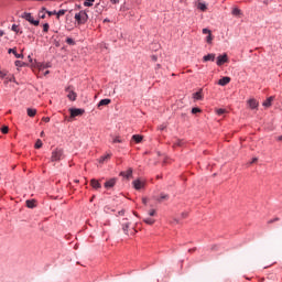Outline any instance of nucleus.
<instances>
[{
    "instance_id": "47",
    "label": "nucleus",
    "mask_w": 282,
    "mask_h": 282,
    "mask_svg": "<svg viewBox=\"0 0 282 282\" xmlns=\"http://www.w3.org/2000/svg\"><path fill=\"white\" fill-rule=\"evenodd\" d=\"M17 28H18L17 24H13V25H12L13 32H17Z\"/></svg>"
},
{
    "instance_id": "50",
    "label": "nucleus",
    "mask_w": 282,
    "mask_h": 282,
    "mask_svg": "<svg viewBox=\"0 0 282 282\" xmlns=\"http://www.w3.org/2000/svg\"><path fill=\"white\" fill-rule=\"evenodd\" d=\"M0 76H1V78H3L6 76V74H3V72L0 70Z\"/></svg>"
},
{
    "instance_id": "6",
    "label": "nucleus",
    "mask_w": 282,
    "mask_h": 282,
    "mask_svg": "<svg viewBox=\"0 0 282 282\" xmlns=\"http://www.w3.org/2000/svg\"><path fill=\"white\" fill-rule=\"evenodd\" d=\"M225 63H228V54L226 53L217 57L216 65H218V67H221V65H224Z\"/></svg>"
},
{
    "instance_id": "57",
    "label": "nucleus",
    "mask_w": 282,
    "mask_h": 282,
    "mask_svg": "<svg viewBox=\"0 0 282 282\" xmlns=\"http://www.w3.org/2000/svg\"><path fill=\"white\" fill-rule=\"evenodd\" d=\"M278 140H279L280 142H282V135H280V137L278 138Z\"/></svg>"
},
{
    "instance_id": "3",
    "label": "nucleus",
    "mask_w": 282,
    "mask_h": 282,
    "mask_svg": "<svg viewBox=\"0 0 282 282\" xmlns=\"http://www.w3.org/2000/svg\"><path fill=\"white\" fill-rule=\"evenodd\" d=\"M22 19H25V21H29L32 25H39V20H34V17H32V13L24 12L22 14Z\"/></svg>"
},
{
    "instance_id": "19",
    "label": "nucleus",
    "mask_w": 282,
    "mask_h": 282,
    "mask_svg": "<svg viewBox=\"0 0 282 282\" xmlns=\"http://www.w3.org/2000/svg\"><path fill=\"white\" fill-rule=\"evenodd\" d=\"M26 113H28L29 118H34V116H36V109L28 108Z\"/></svg>"
},
{
    "instance_id": "24",
    "label": "nucleus",
    "mask_w": 282,
    "mask_h": 282,
    "mask_svg": "<svg viewBox=\"0 0 282 282\" xmlns=\"http://www.w3.org/2000/svg\"><path fill=\"white\" fill-rule=\"evenodd\" d=\"M143 221L144 224H148V226H153V224H155V219L153 218H144Z\"/></svg>"
},
{
    "instance_id": "30",
    "label": "nucleus",
    "mask_w": 282,
    "mask_h": 282,
    "mask_svg": "<svg viewBox=\"0 0 282 282\" xmlns=\"http://www.w3.org/2000/svg\"><path fill=\"white\" fill-rule=\"evenodd\" d=\"M66 43H67L68 45H76V42H74V39H72V37H67V39H66Z\"/></svg>"
},
{
    "instance_id": "10",
    "label": "nucleus",
    "mask_w": 282,
    "mask_h": 282,
    "mask_svg": "<svg viewBox=\"0 0 282 282\" xmlns=\"http://www.w3.org/2000/svg\"><path fill=\"white\" fill-rule=\"evenodd\" d=\"M107 105H111V99H101L97 107L100 109L101 107H107Z\"/></svg>"
},
{
    "instance_id": "25",
    "label": "nucleus",
    "mask_w": 282,
    "mask_h": 282,
    "mask_svg": "<svg viewBox=\"0 0 282 282\" xmlns=\"http://www.w3.org/2000/svg\"><path fill=\"white\" fill-rule=\"evenodd\" d=\"M94 1L96 0H85L84 2L85 8H91V6H94Z\"/></svg>"
},
{
    "instance_id": "7",
    "label": "nucleus",
    "mask_w": 282,
    "mask_h": 282,
    "mask_svg": "<svg viewBox=\"0 0 282 282\" xmlns=\"http://www.w3.org/2000/svg\"><path fill=\"white\" fill-rule=\"evenodd\" d=\"M144 184H145V182L141 178H137L135 181L132 182V185L135 188V191H140V189L144 188Z\"/></svg>"
},
{
    "instance_id": "2",
    "label": "nucleus",
    "mask_w": 282,
    "mask_h": 282,
    "mask_svg": "<svg viewBox=\"0 0 282 282\" xmlns=\"http://www.w3.org/2000/svg\"><path fill=\"white\" fill-rule=\"evenodd\" d=\"M89 15L87 14V11H79L75 14V21H77L79 25H84V23H87Z\"/></svg>"
},
{
    "instance_id": "18",
    "label": "nucleus",
    "mask_w": 282,
    "mask_h": 282,
    "mask_svg": "<svg viewBox=\"0 0 282 282\" xmlns=\"http://www.w3.org/2000/svg\"><path fill=\"white\" fill-rule=\"evenodd\" d=\"M194 100H203L204 96L202 95V89L199 91L193 94Z\"/></svg>"
},
{
    "instance_id": "33",
    "label": "nucleus",
    "mask_w": 282,
    "mask_h": 282,
    "mask_svg": "<svg viewBox=\"0 0 282 282\" xmlns=\"http://www.w3.org/2000/svg\"><path fill=\"white\" fill-rule=\"evenodd\" d=\"M192 113H202V109H199V108H193L192 109Z\"/></svg>"
},
{
    "instance_id": "9",
    "label": "nucleus",
    "mask_w": 282,
    "mask_h": 282,
    "mask_svg": "<svg viewBox=\"0 0 282 282\" xmlns=\"http://www.w3.org/2000/svg\"><path fill=\"white\" fill-rule=\"evenodd\" d=\"M228 83H230V77H223L218 80V85H220V87H226Z\"/></svg>"
},
{
    "instance_id": "34",
    "label": "nucleus",
    "mask_w": 282,
    "mask_h": 282,
    "mask_svg": "<svg viewBox=\"0 0 282 282\" xmlns=\"http://www.w3.org/2000/svg\"><path fill=\"white\" fill-rule=\"evenodd\" d=\"M109 158H111V154H107L105 156H101L100 162H105V160H109Z\"/></svg>"
},
{
    "instance_id": "55",
    "label": "nucleus",
    "mask_w": 282,
    "mask_h": 282,
    "mask_svg": "<svg viewBox=\"0 0 282 282\" xmlns=\"http://www.w3.org/2000/svg\"><path fill=\"white\" fill-rule=\"evenodd\" d=\"M28 58H29L30 63H32V56L29 55Z\"/></svg>"
},
{
    "instance_id": "27",
    "label": "nucleus",
    "mask_w": 282,
    "mask_h": 282,
    "mask_svg": "<svg viewBox=\"0 0 282 282\" xmlns=\"http://www.w3.org/2000/svg\"><path fill=\"white\" fill-rule=\"evenodd\" d=\"M216 113H217V116H224V113H226V109L219 108L216 110Z\"/></svg>"
},
{
    "instance_id": "54",
    "label": "nucleus",
    "mask_w": 282,
    "mask_h": 282,
    "mask_svg": "<svg viewBox=\"0 0 282 282\" xmlns=\"http://www.w3.org/2000/svg\"><path fill=\"white\" fill-rule=\"evenodd\" d=\"M217 248H218L217 246H213L212 250H217Z\"/></svg>"
},
{
    "instance_id": "4",
    "label": "nucleus",
    "mask_w": 282,
    "mask_h": 282,
    "mask_svg": "<svg viewBox=\"0 0 282 282\" xmlns=\"http://www.w3.org/2000/svg\"><path fill=\"white\" fill-rule=\"evenodd\" d=\"M121 228L124 235H129V228H131V221H129V219L127 218H123L121 221Z\"/></svg>"
},
{
    "instance_id": "15",
    "label": "nucleus",
    "mask_w": 282,
    "mask_h": 282,
    "mask_svg": "<svg viewBox=\"0 0 282 282\" xmlns=\"http://www.w3.org/2000/svg\"><path fill=\"white\" fill-rule=\"evenodd\" d=\"M120 175H122L123 177H126L127 180H129V177H131V175H133V170L129 169L126 172H121Z\"/></svg>"
},
{
    "instance_id": "16",
    "label": "nucleus",
    "mask_w": 282,
    "mask_h": 282,
    "mask_svg": "<svg viewBox=\"0 0 282 282\" xmlns=\"http://www.w3.org/2000/svg\"><path fill=\"white\" fill-rule=\"evenodd\" d=\"M169 194H164V193H161L160 194V197L158 198V202L162 203V202H169Z\"/></svg>"
},
{
    "instance_id": "8",
    "label": "nucleus",
    "mask_w": 282,
    "mask_h": 282,
    "mask_svg": "<svg viewBox=\"0 0 282 282\" xmlns=\"http://www.w3.org/2000/svg\"><path fill=\"white\" fill-rule=\"evenodd\" d=\"M69 111H70V118H76V117L83 116V113H85V110L80 109V108H72Z\"/></svg>"
},
{
    "instance_id": "14",
    "label": "nucleus",
    "mask_w": 282,
    "mask_h": 282,
    "mask_svg": "<svg viewBox=\"0 0 282 282\" xmlns=\"http://www.w3.org/2000/svg\"><path fill=\"white\" fill-rule=\"evenodd\" d=\"M90 185L93 186V188H96V189L101 188V186H102V185H100V182H98V180H96V178H93L90 181Z\"/></svg>"
},
{
    "instance_id": "21",
    "label": "nucleus",
    "mask_w": 282,
    "mask_h": 282,
    "mask_svg": "<svg viewBox=\"0 0 282 282\" xmlns=\"http://www.w3.org/2000/svg\"><path fill=\"white\" fill-rule=\"evenodd\" d=\"M132 140H134V142H137V144H140V142H142V135L133 134Z\"/></svg>"
},
{
    "instance_id": "43",
    "label": "nucleus",
    "mask_w": 282,
    "mask_h": 282,
    "mask_svg": "<svg viewBox=\"0 0 282 282\" xmlns=\"http://www.w3.org/2000/svg\"><path fill=\"white\" fill-rule=\"evenodd\" d=\"M43 122H50V117L42 118Z\"/></svg>"
},
{
    "instance_id": "1",
    "label": "nucleus",
    "mask_w": 282,
    "mask_h": 282,
    "mask_svg": "<svg viewBox=\"0 0 282 282\" xmlns=\"http://www.w3.org/2000/svg\"><path fill=\"white\" fill-rule=\"evenodd\" d=\"M61 160H65V152L56 148L51 154V162H61Z\"/></svg>"
},
{
    "instance_id": "61",
    "label": "nucleus",
    "mask_w": 282,
    "mask_h": 282,
    "mask_svg": "<svg viewBox=\"0 0 282 282\" xmlns=\"http://www.w3.org/2000/svg\"><path fill=\"white\" fill-rule=\"evenodd\" d=\"M45 10H46L45 8H42V11H43V12H45Z\"/></svg>"
},
{
    "instance_id": "48",
    "label": "nucleus",
    "mask_w": 282,
    "mask_h": 282,
    "mask_svg": "<svg viewBox=\"0 0 282 282\" xmlns=\"http://www.w3.org/2000/svg\"><path fill=\"white\" fill-rule=\"evenodd\" d=\"M147 198H142V204H144L147 206Z\"/></svg>"
},
{
    "instance_id": "32",
    "label": "nucleus",
    "mask_w": 282,
    "mask_h": 282,
    "mask_svg": "<svg viewBox=\"0 0 282 282\" xmlns=\"http://www.w3.org/2000/svg\"><path fill=\"white\" fill-rule=\"evenodd\" d=\"M207 43H213V33H209L206 37Z\"/></svg>"
},
{
    "instance_id": "5",
    "label": "nucleus",
    "mask_w": 282,
    "mask_h": 282,
    "mask_svg": "<svg viewBox=\"0 0 282 282\" xmlns=\"http://www.w3.org/2000/svg\"><path fill=\"white\" fill-rule=\"evenodd\" d=\"M65 91H66V94H67L68 100H72V101L76 100L77 95H76V93L74 91V88H73L72 86L67 87V88L65 89Z\"/></svg>"
},
{
    "instance_id": "62",
    "label": "nucleus",
    "mask_w": 282,
    "mask_h": 282,
    "mask_svg": "<svg viewBox=\"0 0 282 282\" xmlns=\"http://www.w3.org/2000/svg\"><path fill=\"white\" fill-rule=\"evenodd\" d=\"M41 18H42V19H45V14H43Z\"/></svg>"
},
{
    "instance_id": "13",
    "label": "nucleus",
    "mask_w": 282,
    "mask_h": 282,
    "mask_svg": "<svg viewBox=\"0 0 282 282\" xmlns=\"http://www.w3.org/2000/svg\"><path fill=\"white\" fill-rule=\"evenodd\" d=\"M203 61L204 63H208V61H212L214 62L215 61V54L214 53H210V54H207L203 57Z\"/></svg>"
},
{
    "instance_id": "63",
    "label": "nucleus",
    "mask_w": 282,
    "mask_h": 282,
    "mask_svg": "<svg viewBox=\"0 0 282 282\" xmlns=\"http://www.w3.org/2000/svg\"><path fill=\"white\" fill-rule=\"evenodd\" d=\"M166 162H167L166 160L163 161L164 164H166Z\"/></svg>"
},
{
    "instance_id": "41",
    "label": "nucleus",
    "mask_w": 282,
    "mask_h": 282,
    "mask_svg": "<svg viewBox=\"0 0 282 282\" xmlns=\"http://www.w3.org/2000/svg\"><path fill=\"white\" fill-rule=\"evenodd\" d=\"M15 66H17V67H22L21 61H15Z\"/></svg>"
},
{
    "instance_id": "20",
    "label": "nucleus",
    "mask_w": 282,
    "mask_h": 282,
    "mask_svg": "<svg viewBox=\"0 0 282 282\" xmlns=\"http://www.w3.org/2000/svg\"><path fill=\"white\" fill-rule=\"evenodd\" d=\"M272 100H274V97H269L262 105L263 107H271Z\"/></svg>"
},
{
    "instance_id": "38",
    "label": "nucleus",
    "mask_w": 282,
    "mask_h": 282,
    "mask_svg": "<svg viewBox=\"0 0 282 282\" xmlns=\"http://www.w3.org/2000/svg\"><path fill=\"white\" fill-rule=\"evenodd\" d=\"M181 217H182V219H186V217H188V213H186V212L182 213Z\"/></svg>"
},
{
    "instance_id": "59",
    "label": "nucleus",
    "mask_w": 282,
    "mask_h": 282,
    "mask_svg": "<svg viewBox=\"0 0 282 282\" xmlns=\"http://www.w3.org/2000/svg\"><path fill=\"white\" fill-rule=\"evenodd\" d=\"M3 34H4L3 31H0V36H3Z\"/></svg>"
},
{
    "instance_id": "64",
    "label": "nucleus",
    "mask_w": 282,
    "mask_h": 282,
    "mask_svg": "<svg viewBox=\"0 0 282 282\" xmlns=\"http://www.w3.org/2000/svg\"><path fill=\"white\" fill-rule=\"evenodd\" d=\"M108 21H109V20L106 19V20H105V23H107Z\"/></svg>"
},
{
    "instance_id": "39",
    "label": "nucleus",
    "mask_w": 282,
    "mask_h": 282,
    "mask_svg": "<svg viewBox=\"0 0 282 282\" xmlns=\"http://www.w3.org/2000/svg\"><path fill=\"white\" fill-rule=\"evenodd\" d=\"M203 34H212V32L208 29H203Z\"/></svg>"
},
{
    "instance_id": "40",
    "label": "nucleus",
    "mask_w": 282,
    "mask_h": 282,
    "mask_svg": "<svg viewBox=\"0 0 282 282\" xmlns=\"http://www.w3.org/2000/svg\"><path fill=\"white\" fill-rule=\"evenodd\" d=\"M46 12H47L48 17L56 14V11H46Z\"/></svg>"
},
{
    "instance_id": "35",
    "label": "nucleus",
    "mask_w": 282,
    "mask_h": 282,
    "mask_svg": "<svg viewBox=\"0 0 282 282\" xmlns=\"http://www.w3.org/2000/svg\"><path fill=\"white\" fill-rule=\"evenodd\" d=\"M50 31V24L45 23L43 25V32H48Z\"/></svg>"
},
{
    "instance_id": "53",
    "label": "nucleus",
    "mask_w": 282,
    "mask_h": 282,
    "mask_svg": "<svg viewBox=\"0 0 282 282\" xmlns=\"http://www.w3.org/2000/svg\"><path fill=\"white\" fill-rule=\"evenodd\" d=\"M176 144L177 147H182V141H178Z\"/></svg>"
},
{
    "instance_id": "45",
    "label": "nucleus",
    "mask_w": 282,
    "mask_h": 282,
    "mask_svg": "<svg viewBox=\"0 0 282 282\" xmlns=\"http://www.w3.org/2000/svg\"><path fill=\"white\" fill-rule=\"evenodd\" d=\"M111 3L116 6V3H120V0H111Z\"/></svg>"
},
{
    "instance_id": "60",
    "label": "nucleus",
    "mask_w": 282,
    "mask_h": 282,
    "mask_svg": "<svg viewBox=\"0 0 282 282\" xmlns=\"http://www.w3.org/2000/svg\"><path fill=\"white\" fill-rule=\"evenodd\" d=\"M174 221H175L176 224H180V220H177V219H174Z\"/></svg>"
},
{
    "instance_id": "29",
    "label": "nucleus",
    "mask_w": 282,
    "mask_h": 282,
    "mask_svg": "<svg viewBox=\"0 0 282 282\" xmlns=\"http://www.w3.org/2000/svg\"><path fill=\"white\" fill-rule=\"evenodd\" d=\"M26 206L28 208H34L36 205L34 204V200H26Z\"/></svg>"
},
{
    "instance_id": "12",
    "label": "nucleus",
    "mask_w": 282,
    "mask_h": 282,
    "mask_svg": "<svg viewBox=\"0 0 282 282\" xmlns=\"http://www.w3.org/2000/svg\"><path fill=\"white\" fill-rule=\"evenodd\" d=\"M116 186V178H110L105 183V188H113Z\"/></svg>"
},
{
    "instance_id": "52",
    "label": "nucleus",
    "mask_w": 282,
    "mask_h": 282,
    "mask_svg": "<svg viewBox=\"0 0 282 282\" xmlns=\"http://www.w3.org/2000/svg\"><path fill=\"white\" fill-rule=\"evenodd\" d=\"M40 135H41V138H43L45 135V132L42 131Z\"/></svg>"
},
{
    "instance_id": "51",
    "label": "nucleus",
    "mask_w": 282,
    "mask_h": 282,
    "mask_svg": "<svg viewBox=\"0 0 282 282\" xmlns=\"http://www.w3.org/2000/svg\"><path fill=\"white\" fill-rule=\"evenodd\" d=\"M152 61H158V57L155 55H153Z\"/></svg>"
},
{
    "instance_id": "17",
    "label": "nucleus",
    "mask_w": 282,
    "mask_h": 282,
    "mask_svg": "<svg viewBox=\"0 0 282 282\" xmlns=\"http://www.w3.org/2000/svg\"><path fill=\"white\" fill-rule=\"evenodd\" d=\"M9 54H14L15 58H23V54L17 53V48H9Z\"/></svg>"
},
{
    "instance_id": "36",
    "label": "nucleus",
    "mask_w": 282,
    "mask_h": 282,
    "mask_svg": "<svg viewBox=\"0 0 282 282\" xmlns=\"http://www.w3.org/2000/svg\"><path fill=\"white\" fill-rule=\"evenodd\" d=\"M8 131H9L8 126H3V127L1 128V132H2V133H8Z\"/></svg>"
},
{
    "instance_id": "56",
    "label": "nucleus",
    "mask_w": 282,
    "mask_h": 282,
    "mask_svg": "<svg viewBox=\"0 0 282 282\" xmlns=\"http://www.w3.org/2000/svg\"><path fill=\"white\" fill-rule=\"evenodd\" d=\"M47 74H50V70H46V72L44 73V76H47Z\"/></svg>"
},
{
    "instance_id": "11",
    "label": "nucleus",
    "mask_w": 282,
    "mask_h": 282,
    "mask_svg": "<svg viewBox=\"0 0 282 282\" xmlns=\"http://www.w3.org/2000/svg\"><path fill=\"white\" fill-rule=\"evenodd\" d=\"M248 105L250 107V109H257V107H259V101H257V99H249L248 100Z\"/></svg>"
},
{
    "instance_id": "23",
    "label": "nucleus",
    "mask_w": 282,
    "mask_h": 282,
    "mask_svg": "<svg viewBox=\"0 0 282 282\" xmlns=\"http://www.w3.org/2000/svg\"><path fill=\"white\" fill-rule=\"evenodd\" d=\"M112 144H122V139L120 137H112Z\"/></svg>"
},
{
    "instance_id": "26",
    "label": "nucleus",
    "mask_w": 282,
    "mask_h": 282,
    "mask_svg": "<svg viewBox=\"0 0 282 282\" xmlns=\"http://www.w3.org/2000/svg\"><path fill=\"white\" fill-rule=\"evenodd\" d=\"M65 12H67V10L62 9L58 12H56L57 19H61V17H64Z\"/></svg>"
},
{
    "instance_id": "58",
    "label": "nucleus",
    "mask_w": 282,
    "mask_h": 282,
    "mask_svg": "<svg viewBox=\"0 0 282 282\" xmlns=\"http://www.w3.org/2000/svg\"><path fill=\"white\" fill-rule=\"evenodd\" d=\"M188 252H195V249H189Z\"/></svg>"
},
{
    "instance_id": "46",
    "label": "nucleus",
    "mask_w": 282,
    "mask_h": 282,
    "mask_svg": "<svg viewBox=\"0 0 282 282\" xmlns=\"http://www.w3.org/2000/svg\"><path fill=\"white\" fill-rule=\"evenodd\" d=\"M274 221H279V218H275L273 220H269V224H274Z\"/></svg>"
},
{
    "instance_id": "31",
    "label": "nucleus",
    "mask_w": 282,
    "mask_h": 282,
    "mask_svg": "<svg viewBox=\"0 0 282 282\" xmlns=\"http://www.w3.org/2000/svg\"><path fill=\"white\" fill-rule=\"evenodd\" d=\"M232 14H235L236 17H239V14H241V10L236 8L232 10Z\"/></svg>"
},
{
    "instance_id": "49",
    "label": "nucleus",
    "mask_w": 282,
    "mask_h": 282,
    "mask_svg": "<svg viewBox=\"0 0 282 282\" xmlns=\"http://www.w3.org/2000/svg\"><path fill=\"white\" fill-rule=\"evenodd\" d=\"M118 215H120V216L124 215V210H120V212L118 213Z\"/></svg>"
},
{
    "instance_id": "22",
    "label": "nucleus",
    "mask_w": 282,
    "mask_h": 282,
    "mask_svg": "<svg viewBox=\"0 0 282 282\" xmlns=\"http://www.w3.org/2000/svg\"><path fill=\"white\" fill-rule=\"evenodd\" d=\"M198 10H202V12H206V10H208V7H206V3L204 2H199Z\"/></svg>"
},
{
    "instance_id": "37",
    "label": "nucleus",
    "mask_w": 282,
    "mask_h": 282,
    "mask_svg": "<svg viewBox=\"0 0 282 282\" xmlns=\"http://www.w3.org/2000/svg\"><path fill=\"white\" fill-rule=\"evenodd\" d=\"M149 216H150V217H155V209H151V210L149 212Z\"/></svg>"
},
{
    "instance_id": "44",
    "label": "nucleus",
    "mask_w": 282,
    "mask_h": 282,
    "mask_svg": "<svg viewBox=\"0 0 282 282\" xmlns=\"http://www.w3.org/2000/svg\"><path fill=\"white\" fill-rule=\"evenodd\" d=\"M160 131H164L166 129V126L162 124L159 127Z\"/></svg>"
},
{
    "instance_id": "28",
    "label": "nucleus",
    "mask_w": 282,
    "mask_h": 282,
    "mask_svg": "<svg viewBox=\"0 0 282 282\" xmlns=\"http://www.w3.org/2000/svg\"><path fill=\"white\" fill-rule=\"evenodd\" d=\"M41 147H43V141H41V139H37L35 142V149H41Z\"/></svg>"
},
{
    "instance_id": "42",
    "label": "nucleus",
    "mask_w": 282,
    "mask_h": 282,
    "mask_svg": "<svg viewBox=\"0 0 282 282\" xmlns=\"http://www.w3.org/2000/svg\"><path fill=\"white\" fill-rule=\"evenodd\" d=\"M256 162H259L258 158H253L252 161L250 162V164H256Z\"/></svg>"
}]
</instances>
